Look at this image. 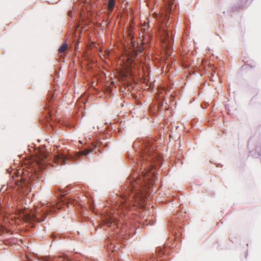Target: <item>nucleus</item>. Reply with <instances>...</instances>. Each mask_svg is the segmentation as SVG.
I'll list each match as a JSON object with an SVG mask.
<instances>
[{
  "label": "nucleus",
  "instance_id": "nucleus-1",
  "mask_svg": "<svg viewBox=\"0 0 261 261\" xmlns=\"http://www.w3.org/2000/svg\"><path fill=\"white\" fill-rule=\"evenodd\" d=\"M155 155L151 154V151H144L140 161L141 165V177L135 178L130 177L126 185L123 188V192L120 196L119 201H115L113 206V214L103 220L105 224L108 226H112L113 224L118 225V219L116 215L122 214L125 215L126 211L130 205L137 206L138 204L142 206L145 201L147 190L153 185L155 179L154 172H151V160Z\"/></svg>",
  "mask_w": 261,
  "mask_h": 261
},
{
  "label": "nucleus",
  "instance_id": "nucleus-2",
  "mask_svg": "<svg viewBox=\"0 0 261 261\" xmlns=\"http://www.w3.org/2000/svg\"><path fill=\"white\" fill-rule=\"evenodd\" d=\"M161 37L163 42L165 44L167 48H170L173 43V39L170 36L168 31L164 28L161 31Z\"/></svg>",
  "mask_w": 261,
  "mask_h": 261
},
{
  "label": "nucleus",
  "instance_id": "nucleus-3",
  "mask_svg": "<svg viewBox=\"0 0 261 261\" xmlns=\"http://www.w3.org/2000/svg\"><path fill=\"white\" fill-rule=\"evenodd\" d=\"M137 56V53L134 51H129L126 53V55L123 57V60L126 62L128 67H133V63L135 62Z\"/></svg>",
  "mask_w": 261,
  "mask_h": 261
},
{
  "label": "nucleus",
  "instance_id": "nucleus-4",
  "mask_svg": "<svg viewBox=\"0 0 261 261\" xmlns=\"http://www.w3.org/2000/svg\"><path fill=\"white\" fill-rule=\"evenodd\" d=\"M70 158H71V156L63 154L57 155L54 157V163L58 165H65L68 163L66 162V161Z\"/></svg>",
  "mask_w": 261,
  "mask_h": 261
},
{
  "label": "nucleus",
  "instance_id": "nucleus-5",
  "mask_svg": "<svg viewBox=\"0 0 261 261\" xmlns=\"http://www.w3.org/2000/svg\"><path fill=\"white\" fill-rule=\"evenodd\" d=\"M115 6V0H108V9L110 11H112Z\"/></svg>",
  "mask_w": 261,
  "mask_h": 261
},
{
  "label": "nucleus",
  "instance_id": "nucleus-6",
  "mask_svg": "<svg viewBox=\"0 0 261 261\" xmlns=\"http://www.w3.org/2000/svg\"><path fill=\"white\" fill-rule=\"evenodd\" d=\"M68 47V44L64 43L59 48L58 51L59 54H63L65 52Z\"/></svg>",
  "mask_w": 261,
  "mask_h": 261
},
{
  "label": "nucleus",
  "instance_id": "nucleus-7",
  "mask_svg": "<svg viewBox=\"0 0 261 261\" xmlns=\"http://www.w3.org/2000/svg\"><path fill=\"white\" fill-rule=\"evenodd\" d=\"M90 152V150L88 149H85L83 151H81L78 153V156L79 155H86L89 154Z\"/></svg>",
  "mask_w": 261,
  "mask_h": 261
},
{
  "label": "nucleus",
  "instance_id": "nucleus-8",
  "mask_svg": "<svg viewBox=\"0 0 261 261\" xmlns=\"http://www.w3.org/2000/svg\"><path fill=\"white\" fill-rule=\"evenodd\" d=\"M31 217L32 216L30 215L27 214L24 217V220L26 221H30L32 219Z\"/></svg>",
  "mask_w": 261,
  "mask_h": 261
},
{
  "label": "nucleus",
  "instance_id": "nucleus-9",
  "mask_svg": "<svg viewBox=\"0 0 261 261\" xmlns=\"http://www.w3.org/2000/svg\"><path fill=\"white\" fill-rule=\"evenodd\" d=\"M33 217L32 218V219H33L34 220H36L38 222H41V221H44V219H38L37 217V216L36 215H33Z\"/></svg>",
  "mask_w": 261,
  "mask_h": 261
},
{
  "label": "nucleus",
  "instance_id": "nucleus-10",
  "mask_svg": "<svg viewBox=\"0 0 261 261\" xmlns=\"http://www.w3.org/2000/svg\"><path fill=\"white\" fill-rule=\"evenodd\" d=\"M6 229L3 226H0V235H2L3 233H4Z\"/></svg>",
  "mask_w": 261,
  "mask_h": 261
},
{
  "label": "nucleus",
  "instance_id": "nucleus-11",
  "mask_svg": "<svg viewBox=\"0 0 261 261\" xmlns=\"http://www.w3.org/2000/svg\"><path fill=\"white\" fill-rule=\"evenodd\" d=\"M61 207V205L60 203L57 204L56 205V208L57 209H60Z\"/></svg>",
  "mask_w": 261,
  "mask_h": 261
},
{
  "label": "nucleus",
  "instance_id": "nucleus-12",
  "mask_svg": "<svg viewBox=\"0 0 261 261\" xmlns=\"http://www.w3.org/2000/svg\"><path fill=\"white\" fill-rule=\"evenodd\" d=\"M41 160H42L43 161L44 160L46 159L47 157L45 155H43L41 157Z\"/></svg>",
  "mask_w": 261,
  "mask_h": 261
},
{
  "label": "nucleus",
  "instance_id": "nucleus-13",
  "mask_svg": "<svg viewBox=\"0 0 261 261\" xmlns=\"http://www.w3.org/2000/svg\"><path fill=\"white\" fill-rule=\"evenodd\" d=\"M48 101H51L53 99L52 97L51 98L48 97Z\"/></svg>",
  "mask_w": 261,
  "mask_h": 261
},
{
  "label": "nucleus",
  "instance_id": "nucleus-14",
  "mask_svg": "<svg viewBox=\"0 0 261 261\" xmlns=\"http://www.w3.org/2000/svg\"><path fill=\"white\" fill-rule=\"evenodd\" d=\"M49 212H51L52 210H51L50 208H49Z\"/></svg>",
  "mask_w": 261,
  "mask_h": 261
},
{
  "label": "nucleus",
  "instance_id": "nucleus-15",
  "mask_svg": "<svg viewBox=\"0 0 261 261\" xmlns=\"http://www.w3.org/2000/svg\"><path fill=\"white\" fill-rule=\"evenodd\" d=\"M165 109H166V110H168V109H169V108H165Z\"/></svg>",
  "mask_w": 261,
  "mask_h": 261
}]
</instances>
